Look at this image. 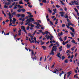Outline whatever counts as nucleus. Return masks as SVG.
<instances>
[{
    "label": "nucleus",
    "mask_w": 79,
    "mask_h": 79,
    "mask_svg": "<svg viewBox=\"0 0 79 79\" xmlns=\"http://www.w3.org/2000/svg\"><path fill=\"white\" fill-rule=\"evenodd\" d=\"M31 33H28V36H30L31 37V39L30 38H29V41H30V43H34V35H31Z\"/></svg>",
    "instance_id": "f257e3e1"
},
{
    "label": "nucleus",
    "mask_w": 79,
    "mask_h": 79,
    "mask_svg": "<svg viewBox=\"0 0 79 79\" xmlns=\"http://www.w3.org/2000/svg\"><path fill=\"white\" fill-rule=\"evenodd\" d=\"M31 21L34 22L35 20L33 18H29V19H27V20H26V23H29L32 22Z\"/></svg>",
    "instance_id": "f03ea898"
},
{
    "label": "nucleus",
    "mask_w": 79,
    "mask_h": 79,
    "mask_svg": "<svg viewBox=\"0 0 79 79\" xmlns=\"http://www.w3.org/2000/svg\"><path fill=\"white\" fill-rule=\"evenodd\" d=\"M8 15L9 16V19H10V23H11V22H12L13 21V20L11 19L12 18V16H11V14L10 13V12H9Z\"/></svg>",
    "instance_id": "7ed1b4c3"
},
{
    "label": "nucleus",
    "mask_w": 79,
    "mask_h": 79,
    "mask_svg": "<svg viewBox=\"0 0 79 79\" xmlns=\"http://www.w3.org/2000/svg\"><path fill=\"white\" fill-rule=\"evenodd\" d=\"M71 23L69 22L67 23V24L66 25V26H67V27L68 28V29H69V26H71Z\"/></svg>",
    "instance_id": "20e7f679"
},
{
    "label": "nucleus",
    "mask_w": 79,
    "mask_h": 79,
    "mask_svg": "<svg viewBox=\"0 0 79 79\" xmlns=\"http://www.w3.org/2000/svg\"><path fill=\"white\" fill-rule=\"evenodd\" d=\"M34 42L35 44H37V43L38 44H39V42L36 41V38L35 37H34Z\"/></svg>",
    "instance_id": "39448f33"
},
{
    "label": "nucleus",
    "mask_w": 79,
    "mask_h": 79,
    "mask_svg": "<svg viewBox=\"0 0 79 79\" xmlns=\"http://www.w3.org/2000/svg\"><path fill=\"white\" fill-rule=\"evenodd\" d=\"M11 16L12 15V16H14V15H15V14H16V12H14L12 10H11Z\"/></svg>",
    "instance_id": "423d86ee"
},
{
    "label": "nucleus",
    "mask_w": 79,
    "mask_h": 79,
    "mask_svg": "<svg viewBox=\"0 0 79 79\" xmlns=\"http://www.w3.org/2000/svg\"><path fill=\"white\" fill-rule=\"evenodd\" d=\"M21 29H23V31H24L26 34H27V32L26 31V29H25V27H24V26H21Z\"/></svg>",
    "instance_id": "0eeeda50"
},
{
    "label": "nucleus",
    "mask_w": 79,
    "mask_h": 79,
    "mask_svg": "<svg viewBox=\"0 0 79 79\" xmlns=\"http://www.w3.org/2000/svg\"><path fill=\"white\" fill-rule=\"evenodd\" d=\"M56 20V22L55 23V24H58V19H56V18H54V19H53V21H55Z\"/></svg>",
    "instance_id": "6e6552de"
},
{
    "label": "nucleus",
    "mask_w": 79,
    "mask_h": 79,
    "mask_svg": "<svg viewBox=\"0 0 79 79\" xmlns=\"http://www.w3.org/2000/svg\"><path fill=\"white\" fill-rule=\"evenodd\" d=\"M59 13L60 15L61 16H62V17H63L64 16V12L62 11L60 12Z\"/></svg>",
    "instance_id": "1a4fd4ad"
},
{
    "label": "nucleus",
    "mask_w": 79,
    "mask_h": 79,
    "mask_svg": "<svg viewBox=\"0 0 79 79\" xmlns=\"http://www.w3.org/2000/svg\"><path fill=\"white\" fill-rule=\"evenodd\" d=\"M52 49H53V51H54V50L55 52L56 51V50L57 49V47L53 46V47L52 48Z\"/></svg>",
    "instance_id": "9d476101"
},
{
    "label": "nucleus",
    "mask_w": 79,
    "mask_h": 79,
    "mask_svg": "<svg viewBox=\"0 0 79 79\" xmlns=\"http://www.w3.org/2000/svg\"><path fill=\"white\" fill-rule=\"evenodd\" d=\"M50 55L52 56H53L54 55V53L53 52V49H52V50L51 51V52H50Z\"/></svg>",
    "instance_id": "9b49d317"
},
{
    "label": "nucleus",
    "mask_w": 79,
    "mask_h": 79,
    "mask_svg": "<svg viewBox=\"0 0 79 79\" xmlns=\"http://www.w3.org/2000/svg\"><path fill=\"white\" fill-rule=\"evenodd\" d=\"M70 33L72 37H74V34H76V33L75 32H74L73 33L71 32H70Z\"/></svg>",
    "instance_id": "f8f14e48"
},
{
    "label": "nucleus",
    "mask_w": 79,
    "mask_h": 79,
    "mask_svg": "<svg viewBox=\"0 0 79 79\" xmlns=\"http://www.w3.org/2000/svg\"><path fill=\"white\" fill-rule=\"evenodd\" d=\"M36 25H37V26L36 27V28H39L38 26H40V24H39V23L38 22H37L36 23Z\"/></svg>",
    "instance_id": "ddd939ff"
},
{
    "label": "nucleus",
    "mask_w": 79,
    "mask_h": 79,
    "mask_svg": "<svg viewBox=\"0 0 79 79\" xmlns=\"http://www.w3.org/2000/svg\"><path fill=\"white\" fill-rule=\"evenodd\" d=\"M74 2L76 5H79V4H78V2L75 0L74 1Z\"/></svg>",
    "instance_id": "4468645a"
},
{
    "label": "nucleus",
    "mask_w": 79,
    "mask_h": 79,
    "mask_svg": "<svg viewBox=\"0 0 79 79\" xmlns=\"http://www.w3.org/2000/svg\"><path fill=\"white\" fill-rule=\"evenodd\" d=\"M41 47L44 50H46V49H47V47H45L44 46H42Z\"/></svg>",
    "instance_id": "2eb2a0df"
},
{
    "label": "nucleus",
    "mask_w": 79,
    "mask_h": 79,
    "mask_svg": "<svg viewBox=\"0 0 79 79\" xmlns=\"http://www.w3.org/2000/svg\"><path fill=\"white\" fill-rule=\"evenodd\" d=\"M59 39L60 42H63V39L61 38V36H60L59 37Z\"/></svg>",
    "instance_id": "dca6fc26"
},
{
    "label": "nucleus",
    "mask_w": 79,
    "mask_h": 79,
    "mask_svg": "<svg viewBox=\"0 0 79 79\" xmlns=\"http://www.w3.org/2000/svg\"><path fill=\"white\" fill-rule=\"evenodd\" d=\"M62 47H63V46H60L59 47V49L60 50L59 52H61V51H62V50H63V49H62Z\"/></svg>",
    "instance_id": "f3484780"
},
{
    "label": "nucleus",
    "mask_w": 79,
    "mask_h": 79,
    "mask_svg": "<svg viewBox=\"0 0 79 79\" xmlns=\"http://www.w3.org/2000/svg\"><path fill=\"white\" fill-rule=\"evenodd\" d=\"M67 47L68 48H69L71 47V45L67 44Z\"/></svg>",
    "instance_id": "a211bd4d"
},
{
    "label": "nucleus",
    "mask_w": 79,
    "mask_h": 79,
    "mask_svg": "<svg viewBox=\"0 0 79 79\" xmlns=\"http://www.w3.org/2000/svg\"><path fill=\"white\" fill-rule=\"evenodd\" d=\"M19 5H21V4H22V5H23V4H24V3H23L22 0H21L19 2Z\"/></svg>",
    "instance_id": "6ab92c4d"
},
{
    "label": "nucleus",
    "mask_w": 79,
    "mask_h": 79,
    "mask_svg": "<svg viewBox=\"0 0 79 79\" xmlns=\"http://www.w3.org/2000/svg\"><path fill=\"white\" fill-rule=\"evenodd\" d=\"M46 38L47 40H48V39H49L50 38V36L48 35L47 36H46Z\"/></svg>",
    "instance_id": "aec40b11"
},
{
    "label": "nucleus",
    "mask_w": 79,
    "mask_h": 79,
    "mask_svg": "<svg viewBox=\"0 0 79 79\" xmlns=\"http://www.w3.org/2000/svg\"><path fill=\"white\" fill-rule=\"evenodd\" d=\"M42 2L44 3H47V0H43Z\"/></svg>",
    "instance_id": "412c9836"
},
{
    "label": "nucleus",
    "mask_w": 79,
    "mask_h": 79,
    "mask_svg": "<svg viewBox=\"0 0 79 79\" xmlns=\"http://www.w3.org/2000/svg\"><path fill=\"white\" fill-rule=\"evenodd\" d=\"M45 32V34H49L50 35H51V34H50V32H48V31H46Z\"/></svg>",
    "instance_id": "4be33fe9"
},
{
    "label": "nucleus",
    "mask_w": 79,
    "mask_h": 79,
    "mask_svg": "<svg viewBox=\"0 0 79 79\" xmlns=\"http://www.w3.org/2000/svg\"><path fill=\"white\" fill-rule=\"evenodd\" d=\"M15 16H17V17H19V16H21V14H18L17 15H16Z\"/></svg>",
    "instance_id": "5701e85b"
},
{
    "label": "nucleus",
    "mask_w": 79,
    "mask_h": 79,
    "mask_svg": "<svg viewBox=\"0 0 79 79\" xmlns=\"http://www.w3.org/2000/svg\"><path fill=\"white\" fill-rule=\"evenodd\" d=\"M21 17L22 18H24L25 17V15L24 14H21Z\"/></svg>",
    "instance_id": "b1692460"
},
{
    "label": "nucleus",
    "mask_w": 79,
    "mask_h": 79,
    "mask_svg": "<svg viewBox=\"0 0 79 79\" xmlns=\"http://www.w3.org/2000/svg\"><path fill=\"white\" fill-rule=\"evenodd\" d=\"M71 53V52L69 50H67L66 52V53Z\"/></svg>",
    "instance_id": "393cba45"
},
{
    "label": "nucleus",
    "mask_w": 79,
    "mask_h": 79,
    "mask_svg": "<svg viewBox=\"0 0 79 79\" xmlns=\"http://www.w3.org/2000/svg\"><path fill=\"white\" fill-rule=\"evenodd\" d=\"M64 17L65 18H66L67 19H68V16H67V15H64Z\"/></svg>",
    "instance_id": "a878e982"
},
{
    "label": "nucleus",
    "mask_w": 79,
    "mask_h": 79,
    "mask_svg": "<svg viewBox=\"0 0 79 79\" xmlns=\"http://www.w3.org/2000/svg\"><path fill=\"white\" fill-rule=\"evenodd\" d=\"M64 62L66 63H68V59L65 60H64Z\"/></svg>",
    "instance_id": "bb28decb"
},
{
    "label": "nucleus",
    "mask_w": 79,
    "mask_h": 79,
    "mask_svg": "<svg viewBox=\"0 0 79 79\" xmlns=\"http://www.w3.org/2000/svg\"><path fill=\"white\" fill-rule=\"evenodd\" d=\"M53 11H54V12L55 13H56V9H55L53 10Z\"/></svg>",
    "instance_id": "cd10ccee"
},
{
    "label": "nucleus",
    "mask_w": 79,
    "mask_h": 79,
    "mask_svg": "<svg viewBox=\"0 0 79 79\" xmlns=\"http://www.w3.org/2000/svg\"><path fill=\"white\" fill-rule=\"evenodd\" d=\"M60 3H61V4H62V5H64V3H63V2L61 0L60 1Z\"/></svg>",
    "instance_id": "c85d7f7f"
},
{
    "label": "nucleus",
    "mask_w": 79,
    "mask_h": 79,
    "mask_svg": "<svg viewBox=\"0 0 79 79\" xmlns=\"http://www.w3.org/2000/svg\"><path fill=\"white\" fill-rule=\"evenodd\" d=\"M34 51L33 50H31V54L32 56L34 55Z\"/></svg>",
    "instance_id": "c756f323"
},
{
    "label": "nucleus",
    "mask_w": 79,
    "mask_h": 79,
    "mask_svg": "<svg viewBox=\"0 0 79 79\" xmlns=\"http://www.w3.org/2000/svg\"><path fill=\"white\" fill-rule=\"evenodd\" d=\"M66 39H67V36H65L64 38V41L66 40Z\"/></svg>",
    "instance_id": "7c9ffc66"
},
{
    "label": "nucleus",
    "mask_w": 79,
    "mask_h": 79,
    "mask_svg": "<svg viewBox=\"0 0 79 79\" xmlns=\"http://www.w3.org/2000/svg\"><path fill=\"white\" fill-rule=\"evenodd\" d=\"M28 18H31L33 17V15H30L28 16Z\"/></svg>",
    "instance_id": "2f4dec72"
},
{
    "label": "nucleus",
    "mask_w": 79,
    "mask_h": 79,
    "mask_svg": "<svg viewBox=\"0 0 79 79\" xmlns=\"http://www.w3.org/2000/svg\"><path fill=\"white\" fill-rule=\"evenodd\" d=\"M60 52H59V53H58V54L56 56L58 57H60V56H60Z\"/></svg>",
    "instance_id": "473e14b6"
},
{
    "label": "nucleus",
    "mask_w": 79,
    "mask_h": 79,
    "mask_svg": "<svg viewBox=\"0 0 79 79\" xmlns=\"http://www.w3.org/2000/svg\"><path fill=\"white\" fill-rule=\"evenodd\" d=\"M21 11H22L23 12H24V11H26V10L24 9H22L21 10Z\"/></svg>",
    "instance_id": "72a5a7b5"
},
{
    "label": "nucleus",
    "mask_w": 79,
    "mask_h": 79,
    "mask_svg": "<svg viewBox=\"0 0 79 79\" xmlns=\"http://www.w3.org/2000/svg\"><path fill=\"white\" fill-rule=\"evenodd\" d=\"M71 3H72V5H74V1H73V2L71 1Z\"/></svg>",
    "instance_id": "f704fd0d"
},
{
    "label": "nucleus",
    "mask_w": 79,
    "mask_h": 79,
    "mask_svg": "<svg viewBox=\"0 0 79 79\" xmlns=\"http://www.w3.org/2000/svg\"><path fill=\"white\" fill-rule=\"evenodd\" d=\"M13 21H16V19H15V18H13Z\"/></svg>",
    "instance_id": "c9c22d12"
},
{
    "label": "nucleus",
    "mask_w": 79,
    "mask_h": 79,
    "mask_svg": "<svg viewBox=\"0 0 79 79\" xmlns=\"http://www.w3.org/2000/svg\"><path fill=\"white\" fill-rule=\"evenodd\" d=\"M70 29V30H71V31H72L73 29H74V28H73L71 27H69V28Z\"/></svg>",
    "instance_id": "e433bc0d"
},
{
    "label": "nucleus",
    "mask_w": 79,
    "mask_h": 79,
    "mask_svg": "<svg viewBox=\"0 0 79 79\" xmlns=\"http://www.w3.org/2000/svg\"><path fill=\"white\" fill-rule=\"evenodd\" d=\"M27 13L30 15H32V14H31V13L30 12H27Z\"/></svg>",
    "instance_id": "4c0bfd02"
},
{
    "label": "nucleus",
    "mask_w": 79,
    "mask_h": 79,
    "mask_svg": "<svg viewBox=\"0 0 79 79\" xmlns=\"http://www.w3.org/2000/svg\"><path fill=\"white\" fill-rule=\"evenodd\" d=\"M56 6L57 7V8H60V6H58V5H56Z\"/></svg>",
    "instance_id": "58836bf2"
},
{
    "label": "nucleus",
    "mask_w": 79,
    "mask_h": 79,
    "mask_svg": "<svg viewBox=\"0 0 79 79\" xmlns=\"http://www.w3.org/2000/svg\"><path fill=\"white\" fill-rule=\"evenodd\" d=\"M74 10H75V11H76V12H77V13L78 12V10H77V9H76V8H74Z\"/></svg>",
    "instance_id": "ea45409f"
},
{
    "label": "nucleus",
    "mask_w": 79,
    "mask_h": 79,
    "mask_svg": "<svg viewBox=\"0 0 79 79\" xmlns=\"http://www.w3.org/2000/svg\"><path fill=\"white\" fill-rule=\"evenodd\" d=\"M71 72H68L67 74L68 75H71Z\"/></svg>",
    "instance_id": "a19ab883"
},
{
    "label": "nucleus",
    "mask_w": 79,
    "mask_h": 79,
    "mask_svg": "<svg viewBox=\"0 0 79 79\" xmlns=\"http://www.w3.org/2000/svg\"><path fill=\"white\" fill-rule=\"evenodd\" d=\"M54 72H53L52 71H52V73H55V74H56V70H54Z\"/></svg>",
    "instance_id": "79ce46f5"
},
{
    "label": "nucleus",
    "mask_w": 79,
    "mask_h": 79,
    "mask_svg": "<svg viewBox=\"0 0 79 79\" xmlns=\"http://www.w3.org/2000/svg\"><path fill=\"white\" fill-rule=\"evenodd\" d=\"M67 56H68V58H69L71 57V56H70V55H69V54L67 55Z\"/></svg>",
    "instance_id": "37998d69"
},
{
    "label": "nucleus",
    "mask_w": 79,
    "mask_h": 79,
    "mask_svg": "<svg viewBox=\"0 0 79 79\" xmlns=\"http://www.w3.org/2000/svg\"><path fill=\"white\" fill-rule=\"evenodd\" d=\"M25 19H26L25 18L23 19L22 20V22H23L24 21H25Z\"/></svg>",
    "instance_id": "c03bdc74"
},
{
    "label": "nucleus",
    "mask_w": 79,
    "mask_h": 79,
    "mask_svg": "<svg viewBox=\"0 0 79 79\" xmlns=\"http://www.w3.org/2000/svg\"><path fill=\"white\" fill-rule=\"evenodd\" d=\"M56 44L57 45H58V46H59V45H60V44L58 42H56Z\"/></svg>",
    "instance_id": "a18cd8bd"
},
{
    "label": "nucleus",
    "mask_w": 79,
    "mask_h": 79,
    "mask_svg": "<svg viewBox=\"0 0 79 79\" xmlns=\"http://www.w3.org/2000/svg\"><path fill=\"white\" fill-rule=\"evenodd\" d=\"M71 50H72V51H73V50H74V47H73L71 48Z\"/></svg>",
    "instance_id": "49530a36"
},
{
    "label": "nucleus",
    "mask_w": 79,
    "mask_h": 79,
    "mask_svg": "<svg viewBox=\"0 0 79 79\" xmlns=\"http://www.w3.org/2000/svg\"><path fill=\"white\" fill-rule=\"evenodd\" d=\"M63 31H61L60 34V35H63Z\"/></svg>",
    "instance_id": "de8ad7c7"
},
{
    "label": "nucleus",
    "mask_w": 79,
    "mask_h": 79,
    "mask_svg": "<svg viewBox=\"0 0 79 79\" xmlns=\"http://www.w3.org/2000/svg\"><path fill=\"white\" fill-rule=\"evenodd\" d=\"M12 23L13 24H15V21H12Z\"/></svg>",
    "instance_id": "09e8293b"
},
{
    "label": "nucleus",
    "mask_w": 79,
    "mask_h": 79,
    "mask_svg": "<svg viewBox=\"0 0 79 79\" xmlns=\"http://www.w3.org/2000/svg\"><path fill=\"white\" fill-rule=\"evenodd\" d=\"M71 26H73V27H75V25H74V24H72V23L71 24Z\"/></svg>",
    "instance_id": "8fccbe9b"
},
{
    "label": "nucleus",
    "mask_w": 79,
    "mask_h": 79,
    "mask_svg": "<svg viewBox=\"0 0 79 79\" xmlns=\"http://www.w3.org/2000/svg\"><path fill=\"white\" fill-rule=\"evenodd\" d=\"M52 42H53V43H54V44H55L56 43V41H55V40H52Z\"/></svg>",
    "instance_id": "3c124183"
},
{
    "label": "nucleus",
    "mask_w": 79,
    "mask_h": 79,
    "mask_svg": "<svg viewBox=\"0 0 79 79\" xmlns=\"http://www.w3.org/2000/svg\"><path fill=\"white\" fill-rule=\"evenodd\" d=\"M29 27L28 26L27 27V28H26V30H29Z\"/></svg>",
    "instance_id": "603ef678"
},
{
    "label": "nucleus",
    "mask_w": 79,
    "mask_h": 79,
    "mask_svg": "<svg viewBox=\"0 0 79 79\" xmlns=\"http://www.w3.org/2000/svg\"><path fill=\"white\" fill-rule=\"evenodd\" d=\"M40 6H42V5H44V4L43 3H40Z\"/></svg>",
    "instance_id": "864d4df0"
},
{
    "label": "nucleus",
    "mask_w": 79,
    "mask_h": 79,
    "mask_svg": "<svg viewBox=\"0 0 79 79\" xmlns=\"http://www.w3.org/2000/svg\"><path fill=\"white\" fill-rule=\"evenodd\" d=\"M49 21L51 24H52V25H53V22H51V21Z\"/></svg>",
    "instance_id": "5fc2aeb1"
},
{
    "label": "nucleus",
    "mask_w": 79,
    "mask_h": 79,
    "mask_svg": "<svg viewBox=\"0 0 79 79\" xmlns=\"http://www.w3.org/2000/svg\"><path fill=\"white\" fill-rule=\"evenodd\" d=\"M12 6H13L11 5H10V6H9V8H12Z\"/></svg>",
    "instance_id": "6e6d98bb"
},
{
    "label": "nucleus",
    "mask_w": 79,
    "mask_h": 79,
    "mask_svg": "<svg viewBox=\"0 0 79 79\" xmlns=\"http://www.w3.org/2000/svg\"><path fill=\"white\" fill-rule=\"evenodd\" d=\"M62 44L63 45H65V43L64 42V41H63Z\"/></svg>",
    "instance_id": "4d7b16f0"
},
{
    "label": "nucleus",
    "mask_w": 79,
    "mask_h": 79,
    "mask_svg": "<svg viewBox=\"0 0 79 79\" xmlns=\"http://www.w3.org/2000/svg\"><path fill=\"white\" fill-rule=\"evenodd\" d=\"M4 8H8V6L6 5H5Z\"/></svg>",
    "instance_id": "13d9d810"
},
{
    "label": "nucleus",
    "mask_w": 79,
    "mask_h": 79,
    "mask_svg": "<svg viewBox=\"0 0 79 79\" xmlns=\"http://www.w3.org/2000/svg\"><path fill=\"white\" fill-rule=\"evenodd\" d=\"M64 10L65 11H67V8H66L64 7Z\"/></svg>",
    "instance_id": "bf43d9fd"
},
{
    "label": "nucleus",
    "mask_w": 79,
    "mask_h": 79,
    "mask_svg": "<svg viewBox=\"0 0 79 79\" xmlns=\"http://www.w3.org/2000/svg\"><path fill=\"white\" fill-rule=\"evenodd\" d=\"M54 70L55 71H56V72H58V70L57 69H55Z\"/></svg>",
    "instance_id": "052dcab7"
},
{
    "label": "nucleus",
    "mask_w": 79,
    "mask_h": 79,
    "mask_svg": "<svg viewBox=\"0 0 79 79\" xmlns=\"http://www.w3.org/2000/svg\"><path fill=\"white\" fill-rule=\"evenodd\" d=\"M28 6H29V7H30V8H32V5H28Z\"/></svg>",
    "instance_id": "680f3d73"
},
{
    "label": "nucleus",
    "mask_w": 79,
    "mask_h": 79,
    "mask_svg": "<svg viewBox=\"0 0 79 79\" xmlns=\"http://www.w3.org/2000/svg\"><path fill=\"white\" fill-rule=\"evenodd\" d=\"M66 74H65L64 76V79H65V78L66 77Z\"/></svg>",
    "instance_id": "e2e57ef3"
},
{
    "label": "nucleus",
    "mask_w": 79,
    "mask_h": 79,
    "mask_svg": "<svg viewBox=\"0 0 79 79\" xmlns=\"http://www.w3.org/2000/svg\"><path fill=\"white\" fill-rule=\"evenodd\" d=\"M33 27H30V29H31V30H32L33 29Z\"/></svg>",
    "instance_id": "0e129e2a"
},
{
    "label": "nucleus",
    "mask_w": 79,
    "mask_h": 79,
    "mask_svg": "<svg viewBox=\"0 0 79 79\" xmlns=\"http://www.w3.org/2000/svg\"><path fill=\"white\" fill-rule=\"evenodd\" d=\"M65 58V57H64V56H62V60H64Z\"/></svg>",
    "instance_id": "69168bd1"
},
{
    "label": "nucleus",
    "mask_w": 79,
    "mask_h": 79,
    "mask_svg": "<svg viewBox=\"0 0 79 79\" xmlns=\"http://www.w3.org/2000/svg\"><path fill=\"white\" fill-rule=\"evenodd\" d=\"M67 22H70V21H69V19H67Z\"/></svg>",
    "instance_id": "338daca9"
},
{
    "label": "nucleus",
    "mask_w": 79,
    "mask_h": 79,
    "mask_svg": "<svg viewBox=\"0 0 79 79\" xmlns=\"http://www.w3.org/2000/svg\"><path fill=\"white\" fill-rule=\"evenodd\" d=\"M41 45H43L44 44V42H41Z\"/></svg>",
    "instance_id": "774afa93"
}]
</instances>
